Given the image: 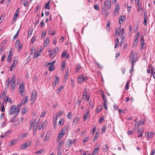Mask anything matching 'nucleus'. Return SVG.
Returning a JSON list of instances; mask_svg holds the SVG:
<instances>
[{
    "label": "nucleus",
    "instance_id": "nucleus-32",
    "mask_svg": "<svg viewBox=\"0 0 155 155\" xmlns=\"http://www.w3.org/2000/svg\"><path fill=\"white\" fill-rule=\"evenodd\" d=\"M99 148L98 147L95 148V149L93 150L92 153V155H94L98 151V150H99Z\"/></svg>",
    "mask_w": 155,
    "mask_h": 155
},
{
    "label": "nucleus",
    "instance_id": "nucleus-48",
    "mask_svg": "<svg viewBox=\"0 0 155 155\" xmlns=\"http://www.w3.org/2000/svg\"><path fill=\"white\" fill-rule=\"evenodd\" d=\"M137 61V60L136 59V58H134V59H133V60L132 61H131V65L134 66V64Z\"/></svg>",
    "mask_w": 155,
    "mask_h": 155
},
{
    "label": "nucleus",
    "instance_id": "nucleus-62",
    "mask_svg": "<svg viewBox=\"0 0 155 155\" xmlns=\"http://www.w3.org/2000/svg\"><path fill=\"white\" fill-rule=\"evenodd\" d=\"M88 137H85L84 139H83V142L84 143H85L86 142H87V141L88 140H89V138H88Z\"/></svg>",
    "mask_w": 155,
    "mask_h": 155
},
{
    "label": "nucleus",
    "instance_id": "nucleus-14",
    "mask_svg": "<svg viewBox=\"0 0 155 155\" xmlns=\"http://www.w3.org/2000/svg\"><path fill=\"white\" fill-rule=\"evenodd\" d=\"M29 99L28 97V96H25L24 97V98H23L21 103L23 104H25L27 102L28 100Z\"/></svg>",
    "mask_w": 155,
    "mask_h": 155
},
{
    "label": "nucleus",
    "instance_id": "nucleus-46",
    "mask_svg": "<svg viewBox=\"0 0 155 155\" xmlns=\"http://www.w3.org/2000/svg\"><path fill=\"white\" fill-rule=\"evenodd\" d=\"M71 112H69L67 115V117L69 119H70L71 118Z\"/></svg>",
    "mask_w": 155,
    "mask_h": 155
},
{
    "label": "nucleus",
    "instance_id": "nucleus-52",
    "mask_svg": "<svg viewBox=\"0 0 155 155\" xmlns=\"http://www.w3.org/2000/svg\"><path fill=\"white\" fill-rule=\"evenodd\" d=\"M63 137L62 135H61L59 134L57 138V141H58Z\"/></svg>",
    "mask_w": 155,
    "mask_h": 155
},
{
    "label": "nucleus",
    "instance_id": "nucleus-33",
    "mask_svg": "<svg viewBox=\"0 0 155 155\" xmlns=\"http://www.w3.org/2000/svg\"><path fill=\"white\" fill-rule=\"evenodd\" d=\"M79 117H77L76 118H75L73 121L72 124H74V125H75L78 122L79 120Z\"/></svg>",
    "mask_w": 155,
    "mask_h": 155
},
{
    "label": "nucleus",
    "instance_id": "nucleus-27",
    "mask_svg": "<svg viewBox=\"0 0 155 155\" xmlns=\"http://www.w3.org/2000/svg\"><path fill=\"white\" fill-rule=\"evenodd\" d=\"M50 2L49 1L45 5V8H47V9H49L50 8L49 5L50 4Z\"/></svg>",
    "mask_w": 155,
    "mask_h": 155
},
{
    "label": "nucleus",
    "instance_id": "nucleus-35",
    "mask_svg": "<svg viewBox=\"0 0 155 155\" xmlns=\"http://www.w3.org/2000/svg\"><path fill=\"white\" fill-rule=\"evenodd\" d=\"M110 21L107 22L106 27L107 30L108 31H109L110 30Z\"/></svg>",
    "mask_w": 155,
    "mask_h": 155
},
{
    "label": "nucleus",
    "instance_id": "nucleus-40",
    "mask_svg": "<svg viewBox=\"0 0 155 155\" xmlns=\"http://www.w3.org/2000/svg\"><path fill=\"white\" fill-rule=\"evenodd\" d=\"M36 36H35L33 35V36L32 37L31 39V41L32 44L35 41V40L36 39Z\"/></svg>",
    "mask_w": 155,
    "mask_h": 155
},
{
    "label": "nucleus",
    "instance_id": "nucleus-7",
    "mask_svg": "<svg viewBox=\"0 0 155 155\" xmlns=\"http://www.w3.org/2000/svg\"><path fill=\"white\" fill-rule=\"evenodd\" d=\"M147 12L146 10L144 12V20L143 24L144 26H146L147 25Z\"/></svg>",
    "mask_w": 155,
    "mask_h": 155
},
{
    "label": "nucleus",
    "instance_id": "nucleus-11",
    "mask_svg": "<svg viewBox=\"0 0 155 155\" xmlns=\"http://www.w3.org/2000/svg\"><path fill=\"white\" fill-rule=\"evenodd\" d=\"M90 112L88 110H86L84 115L83 119L84 121H86L88 117H89L88 114H89Z\"/></svg>",
    "mask_w": 155,
    "mask_h": 155
},
{
    "label": "nucleus",
    "instance_id": "nucleus-8",
    "mask_svg": "<svg viewBox=\"0 0 155 155\" xmlns=\"http://www.w3.org/2000/svg\"><path fill=\"white\" fill-rule=\"evenodd\" d=\"M24 84H21L20 85L19 87V93L21 94V96H23V94L24 92Z\"/></svg>",
    "mask_w": 155,
    "mask_h": 155
},
{
    "label": "nucleus",
    "instance_id": "nucleus-30",
    "mask_svg": "<svg viewBox=\"0 0 155 155\" xmlns=\"http://www.w3.org/2000/svg\"><path fill=\"white\" fill-rule=\"evenodd\" d=\"M58 51H59V48L58 47H56L54 50V56H53V57H54V56L57 54L58 53Z\"/></svg>",
    "mask_w": 155,
    "mask_h": 155
},
{
    "label": "nucleus",
    "instance_id": "nucleus-42",
    "mask_svg": "<svg viewBox=\"0 0 155 155\" xmlns=\"http://www.w3.org/2000/svg\"><path fill=\"white\" fill-rule=\"evenodd\" d=\"M57 120L55 119V117L54 118L53 120V124L54 126V128H55V127L56 126V125H57Z\"/></svg>",
    "mask_w": 155,
    "mask_h": 155
},
{
    "label": "nucleus",
    "instance_id": "nucleus-37",
    "mask_svg": "<svg viewBox=\"0 0 155 155\" xmlns=\"http://www.w3.org/2000/svg\"><path fill=\"white\" fill-rule=\"evenodd\" d=\"M10 83V80L9 79H8L6 81L5 85L6 87L8 88L9 87V85Z\"/></svg>",
    "mask_w": 155,
    "mask_h": 155
},
{
    "label": "nucleus",
    "instance_id": "nucleus-41",
    "mask_svg": "<svg viewBox=\"0 0 155 155\" xmlns=\"http://www.w3.org/2000/svg\"><path fill=\"white\" fill-rule=\"evenodd\" d=\"M102 97L104 101V103H107V99L104 94H102Z\"/></svg>",
    "mask_w": 155,
    "mask_h": 155
},
{
    "label": "nucleus",
    "instance_id": "nucleus-15",
    "mask_svg": "<svg viewBox=\"0 0 155 155\" xmlns=\"http://www.w3.org/2000/svg\"><path fill=\"white\" fill-rule=\"evenodd\" d=\"M104 12H105V17H106L108 15L109 12L108 11H107L106 10V7H105L104 6L102 8V10L101 12V14H103V13Z\"/></svg>",
    "mask_w": 155,
    "mask_h": 155
},
{
    "label": "nucleus",
    "instance_id": "nucleus-21",
    "mask_svg": "<svg viewBox=\"0 0 155 155\" xmlns=\"http://www.w3.org/2000/svg\"><path fill=\"white\" fill-rule=\"evenodd\" d=\"M133 59H134V51L132 50L130 53V60L132 61L133 60Z\"/></svg>",
    "mask_w": 155,
    "mask_h": 155
},
{
    "label": "nucleus",
    "instance_id": "nucleus-47",
    "mask_svg": "<svg viewBox=\"0 0 155 155\" xmlns=\"http://www.w3.org/2000/svg\"><path fill=\"white\" fill-rule=\"evenodd\" d=\"M106 129V126H103L102 128V133L104 134L105 133V130Z\"/></svg>",
    "mask_w": 155,
    "mask_h": 155
},
{
    "label": "nucleus",
    "instance_id": "nucleus-29",
    "mask_svg": "<svg viewBox=\"0 0 155 155\" xmlns=\"http://www.w3.org/2000/svg\"><path fill=\"white\" fill-rule=\"evenodd\" d=\"M12 131V130H8L6 132H5L4 134V135H5V137H7L8 135H10V134Z\"/></svg>",
    "mask_w": 155,
    "mask_h": 155
},
{
    "label": "nucleus",
    "instance_id": "nucleus-61",
    "mask_svg": "<svg viewBox=\"0 0 155 155\" xmlns=\"http://www.w3.org/2000/svg\"><path fill=\"white\" fill-rule=\"evenodd\" d=\"M4 102H2V109H1V111L2 112H4L5 110V108L4 107Z\"/></svg>",
    "mask_w": 155,
    "mask_h": 155
},
{
    "label": "nucleus",
    "instance_id": "nucleus-43",
    "mask_svg": "<svg viewBox=\"0 0 155 155\" xmlns=\"http://www.w3.org/2000/svg\"><path fill=\"white\" fill-rule=\"evenodd\" d=\"M124 28H123L120 31V32H119V35H121V37L122 38V36L123 35V31L124 30Z\"/></svg>",
    "mask_w": 155,
    "mask_h": 155
},
{
    "label": "nucleus",
    "instance_id": "nucleus-34",
    "mask_svg": "<svg viewBox=\"0 0 155 155\" xmlns=\"http://www.w3.org/2000/svg\"><path fill=\"white\" fill-rule=\"evenodd\" d=\"M64 87L63 85L61 86L57 90V92L58 94H59L60 92L64 88Z\"/></svg>",
    "mask_w": 155,
    "mask_h": 155
},
{
    "label": "nucleus",
    "instance_id": "nucleus-23",
    "mask_svg": "<svg viewBox=\"0 0 155 155\" xmlns=\"http://www.w3.org/2000/svg\"><path fill=\"white\" fill-rule=\"evenodd\" d=\"M63 113L64 112H63L61 111H60L59 112L58 114L57 115L56 117H55V119L57 120L58 117H61L63 114Z\"/></svg>",
    "mask_w": 155,
    "mask_h": 155
},
{
    "label": "nucleus",
    "instance_id": "nucleus-2",
    "mask_svg": "<svg viewBox=\"0 0 155 155\" xmlns=\"http://www.w3.org/2000/svg\"><path fill=\"white\" fill-rule=\"evenodd\" d=\"M88 77L85 76L84 77L82 75H80L77 78V81L78 84H81L82 82L88 79Z\"/></svg>",
    "mask_w": 155,
    "mask_h": 155
},
{
    "label": "nucleus",
    "instance_id": "nucleus-5",
    "mask_svg": "<svg viewBox=\"0 0 155 155\" xmlns=\"http://www.w3.org/2000/svg\"><path fill=\"white\" fill-rule=\"evenodd\" d=\"M145 136L148 139L152 138L154 135H155V133L152 132H147L145 134Z\"/></svg>",
    "mask_w": 155,
    "mask_h": 155
},
{
    "label": "nucleus",
    "instance_id": "nucleus-1",
    "mask_svg": "<svg viewBox=\"0 0 155 155\" xmlns=\"http://www.w3.org/2000/svg\"><path fill=\"white\" fill-rule=\"evenodd\" d=\"M16 110L17 109L15 105H13L11 106L9 110L8 114L9 115H11L14 113L15 115H17L18 112H16Z\"/></svg>",
    "mask_w": 155,
    "mask_h": 155
},
{
    "label": "nucleus",
    "instance_id": "nucleus-24",
    "mask_svg": "<svg viewBox=\"0 0 155 155\" xmlns=\"http://www.w3.org/2000/svg\"><path fill=\"white\" fill-rule=\"evenodd\" d=\"M33 31V29L32 28H30L28 31V35L27 38H30L32 34V32Z\"/></svg>",
    "mask_w": 155,
    "mask_h": 155
},
{
    "label": "nucleus",
    "instance_id": "nucleus-16",
    "mask_svg": "<svg viewBox=\"0 0 155 155\" xmlns=\"http://www.w3.org/2000/svg\"><path fill=\"white\" fill-rule=\"evenodd\" d=\"M65 57L67 59H69V56L68 54L66 53L65 51H64L62 54L61 57L63 58Z\"/></svg>",
    "mask_w": 155,
    "mask_h": 155
},
{
    "label": "nucleus",
    "instance_id": "nucleus-53",
    "mask_svg": "<svg viewBox=\"0 0 155 155\" xmlns=\"http://www.w3.org/2000/svg\"><path fill=\"white\" fill-rule=\"evenodd\" d=\"M26 145L24 144H22L21 145L20 148L21 150H24L27 148L25 146Z\"/></svg>",
    "mask_w": 155,
    "mask_h": 155
},
{
    "label": "nucleus",
    "instance_id": "nucleus-28",
    "mask_svg": "<svg viewBox=\"0 0 155 155\" xmlns=\"http://www.w3.org/2000/svg\"><path fill=\"white\" fill-rule=\"evenodd\" d=\"M64 119L62 118H61L59 120L58 122V125L59 126H61L63 125L64 123Z\"/></svg>",
    "mask_w": 155,
    "mask_h": 155
},
{
    "label": "nucleus",
    "instance_id": "nucleus-9",
    "mask_svg": "<svg viewBox=\"0 0 155 155\" xmlns=\"http://www.w3.org/2000/svg\"><path fill=\"white\" fill-rule=\"evenodd\" d=\"M145 120L142 119L141 121H138L136 122V124H135V126L136 127H138L141 124H143L145 123Z\"/></svg>",
    "mask_w": 155,
    "mask_h": 155
},
{
    "label": "nucleus",
    "instance_id": "nucleus-36",
    "mask_svg": "<svg viewBox=\"0 0 155 155\" xmlns=\"http://www.w3.org/2000/svg\"><path fill=\"white\" fill-rule=\"evenodd\" d=\"M65 62L63 61L61 65V68H62V70H63L64 69L65 67Z\"/></svg>",
    "mask_w": 155,
    "mask_h": 155
},
{
    "label": "nucleus",
    "instance_id": "nucleus-57",
    "mask_svg": "<svg viewBox=\"0 0 155 155\" xmlns=\"http://www.w3.org/2000/svg\"><path fill=\"white\" fill-rule=\"evenodd\" d=\"M19 43H20L19 40H17L16 41V42L15 43V47H16L17 48V47H18V45H19Z\"/></svg>",
    "mask_w": 155,
    "mask_h": 155
},
{
    "label": "nucleus",
    "instance_id": "nucleus-56",
    "mask_svg": "<svg viewBox=\"0 0 155 155\" xmlns=\"http://www.w3.org/2000/svg\"><path fill=\"white\" fill-rule=\"evenodd\" d=\"M23 4L24 5L25 7H27L28 6V1H24Z\"/></svg>",
    "mask_w": 155,
    "mask_h": 155
},
{
    "label": "nucleus",
    "instance_id": "nucleus-54",
    "mask_svg": "<svg viewBox=\"0 0 155 155\" xmlns=\"http://www.w3.org/2000/svg\"><path fill=\"white\" fill-rule=\"evenodd\" d=\"M17 116V115H15L13 117H12L11 119L10 122L12 123L14 121L15 119V118Z\"/></svg>",
    "mask_w": 155,
    "mask_h": 155
},
{
    "label": "nucleus",
    "instance_id": "nucleus-49",
    "mask_svg": "<svg viewBox=\"0 0 155 155\" xmlns=\"http://www.w3.org/2000/svg\"><path fill=\"white\" fill-rule=\"evenodd\" d=\"M107 3H108V4H110V3H111V0H107V1L106 2H104V4L105 6H107Z\"/></svg>",
    "mask_w": 155,
    "mask_h": 155
},
{
    "label": "nucleus",
    "instance_id": "nucleus-22",
    "mask_svg": "<svg viewBox=\"0 0 155 155\" xmlns=\"http://www.w3.org/2000/svg\"><path fill=\"white\" fill-rule=\"evenodd\" d=\"M22 105L23 104L21 103L17 105V106H16V108L17 109L16 112H19L20 111V108Z\"/></svg>",
    "mask_w": 155,
    "mask_h": 155
},
{
    "label": "nucleus",
    "instance_id": "nucleus-55",
    "mask_svg": "<svg viewBox=\"0 0 155 155\" xmlns=\"http://www.w3.org/2000/svg\"><path fill=\"white\" fill-rule=\"evenodd\" d=\"M129 81H128L126 84V85L125 86V89L128 90L129 89Z\"/></svg>",
    "mask_w": 155,
    "mask_h": 155
},
{
    "label": "nucleus",
    "instance_id": "nucleus-18",
    "mask_svg": "<svg viewBox=\"0 0 155 155\" xmlns=\"http://www.w3.org/2000/svg\"><path fill=\"white\" fill-rule=\"evenodd\" d=\"M50 41L49 38H47L44 41V45L45 47H46Z\"/></svg>",
    "mask_w": 155,
    "mask_h": 155
},
{
    "label": "nucleus",
    "instance_id": "nucleus-6",
    "mask_svg": "<svg viewBox=\"0 0 155 155\" xmlns=\"http://www.w3.org/2000/svg\"><path fill=\"white\" fill-rule=\"evenodd\" d=\"M18 62V60L17 58L15 57L13 60V64L10 67V71H12L13 68L16 66Z\"/></svg>",
    "mask_w": 155,
    "mask_h": 155
},
{
    "label": "nucleus",
    "instance_id": "nucleus-58",
    "mask_svg": "<svg viewBox=\"0 0 155 155\" xmlns=\"http://www.w3.org/2000/svg\"><path fill=\"white\" fill-rule=\"evenodd\" d=\"M94 8L95 9L97 10H99V7L98 4H95L94 6Z\"/></svg>",
    "mask_w": 155,
    "mask_h": 155
},
{
    "label": "nucleus",
    "instance_id": "nucleus-3",
    "mask_svg": "<svg viewBox=\"0 0 155 155\" xmlns=\"http://www.w3.org/2000/svg\"><path fill=\"white\" fill-rule=\"evenodd\" d=\"M37 91L35 90H33L32 92V94L31 98V101L33 103L36 98L37 97Z\"/></svg>",
    "mask_w": 155,
    "mask_h": 155
},
{
    "label": "nucleus",
    "instance_id": "nucleus-25",
    "mask_svg": "<svg viewBox=\"0 0 155 155\" xmlns=\"http://www.w3.org/2000/svg\"><path fill=\"white\" fill-rule=\"evenodd\" d=\"M99 136V133L96 132L93 140V142H94L98 138Z\"/></svg>",
    "mask_w": 155,
    "mask_h": 155
},
{
    "label": "nucleus",
    "instance_id": "nucleus-38",
    "mask_svg": "<svg viewBox=\"0 0 155 155\" xmlns=\"http://www.w3.org/2000/svg\"><path fill=\"white\" fill-rule=\"evenodd\" d=\"M119 6L118 4L117 3L115 7V10L117 11V13H118V11L120 10Z\"/></svg>",
    "mask_w": 155,
    "mask_h": 155
},
{
    "label": "nucleus",
    "instance_id": "nucleus-59",
    "mask_svg": "<svg viewBox=\"0 0 155 155\" xmlns=\"http://www.w3.org/2000/svg\"><path fill=\"white\" fill-rule=\"evenodd\" d=\"M8 96H6L5 97V98L4 99V101L3 102H5V103H7V102L8 101Z\"/></svg>",
    "mask_w": 155,
    "mask_h": 155
},
{
    "label": "nucleus",
    "instance_id": "nucleus-44",
    "mask_svg": "<svg viewBox=\"0 0 155 155\" xmlns=\"http://www.w3.org/2000/svg\"><path fill=\"white\" fill-rule=\"evenodd\" d=\"M145 45L144 43L142 42L141 43V47H140V50H143L144 48L145 47Z\"/></svg>",
    "mask_w": 155,
    "mask_h": 155
},
{
    "label": "nucleus",
    "instance_id": "nucleus-4",
    "mask_svg": "<svg viewBox=\"0 0 155 155\" xmlns=\"http://www.w3.org/2000/svg\"><path fill=\"white\" fill-rule=\"evenodd\" d=\"M15 74H13L12 75V81H11V87L12 90L14 91L15 89Z\"/></svg>",
    "mask_w": 155,
    "mask_h": 155
},
{
    "label": "nucleus",
    "instance_id": "nucleus-50",
    "mask_svg": "<svg viewBox=\"0 0 155 155\" xmlns=\"http://www.w3.org/2000/svg\"><path fill=\"white\" fill-rule=\"evenodd\" d=\"M31 142L30 141H28L27 143H25V144L26 145V147L27 148L31 145Z\"/></svg>",
    "mask_w": 155,
    "mask_h": 155
},
{
    "label": "nucleus",
    "instance_id": "nucleus-31",
    "mask_svg": "<svg viewBox=\"0 0 155 155\" xmlns=\"http://www.w3.org/2000/svg\"><path fill=\"white\" fill-rule=\"evenodd\" d=\"M63 143H64V142L62 140H61L60 142L58 144V150H59L61 148V146L62 145Z\"/></svg>",
    "mask_w": 155,
    "mask_h": 155
},
{
    "label": "nucleus",
    "instance_id": "nucleus-20",
    "mask_svg": "<svg viewBox=\"0 0 155 155\" xmlns=\"http://www.w3.org/2000/svg\"><path fill=\"white\" fill-rule=\"evenodd\" d=\"M28 134V133H23L19 135V138L21 139H22L26 137Z\"/></svg>",
    "mask_w": 155,
    "mask_h": 155
},
{
    "label": "nucleus",
    "instance_id": "nucleus-10",
    "mask_svg": "<svg viewBox=\"0 0 155 155\" xmlns=\"http://www.w3.org/2000/svg\"><path fill=\"white\" fill-rule=\"evenodd\" d=\"M126 19V17L125 16L120 15L119 18V23L120 25L123 23L124 21Z\"/></svg>",
    "mask_w": 155,
    "mask_h": 155
},
{
    "label": "nucleus",
    "instance_id": "nucleus-60",
    "mask_svg": "<svg viewBox=\"0 0 155 155\" xmlns=\"http://www.w3.org/2000/svg\"><path fill=\"white\" fill-rule=\"evenodd\" d=\"M20 9L19 8H18L16 10V12H15V14H16L18 15L19 13Z\"/></svg>",
    "mask_w": 155,
    "mask_h": 155
},
{
    "label": "nucleus",
    "instance_id": "nucleus-63",
    "mask_svg": "<svg viewBox=\"0 0 155 155\" xmlns=\"http://www.w3.org/2000/svg\"><path fill=\"white\" fill-rule=\"evenodd\" d=\"M155 153V149H152L150 155H154Z\"/></svg>",
    "mask_w": 155,
    "mask_h": 155
},
{
    "label": "nucleus",
    "instance_id": "nucleus-64",
    "mask_svg": "<svg viewBox=\"0 0 155 155\" xmlns=\"http://www.w3.org/2000/svg\"><path fill=\"white\" fill-rule=\"evenodd\" d=\"M54 66H51L49 68V70L50 71H52L54 69Z\"/></svg>",
    "mask_w": 155,
    "mask_h": 155
},
{
    "label": "nucleus",
    "instance_id": "nucleus-26",
    "mask_svg": "<svg viewBox=\"0 0 155 155\" xmlns=\"http://www.w3.org/2000/svg\"><path fill=\"white\" fill-rule=\"evenodd\" d=\"M50 137V134L47 133H46L45 138L44 140V142L47 141L49 138Z\"/></svg>",
    "mask_w": 155,
    "mask_h": 155
},
{
    "label": "nucleus",
    "instance_id": "nucleus-39",
    "mask_svg": "<svg viewBox=\"0 0 155 155\" xmlns=\"http://www.w3.org/2000/svg\"><path fill=\"white\" fill-rule=\"evenodd\" d=\"M16 143V141L15 140H13L10 142V146H12Z\"/></svg>",
    "mask_w": 155,
    "mask_h": 155
},
{
    "label": "nucleus",
    "instance_id": "nucleus-51",
    "mask_svg": "<svg viewBox=\"0 0 155 155\" xmlns=\"http://www.w3.org/2000/svg\"><path fill=\"white\" fill-rule=\"evenodd\" d=\"M31 142L30 141H28L27 143H25V144L26 145V147L27 148L31 145Z\"/></svg>",
    "mask_w": 155,
    "mask_h": 155
},
{
    "label": "nucleus",
    "instance_id": "nucleus-12",
    "mask_svg": "<svg viewBox=\"0 0 155 155\" xmlns=\"http://www.w3.org/2000/svg\"><path fill=\"white\" fill-rule=\"evenodd\" d=\"M42 49H41L39 51H37L35 54L33 56L34 58H35L40 56L41 54Z\"/></svg>",
    "mask_w": 155,
    "mask_h": 155
},
{
    "label": "nucleus",
    "instance_id": "nucleus-13",
    "mask_svg": "<svg viewBox=\"0 0 155 155\" xmlns=\"http://www.w3.org/2000/svg\"><path fill=\"white\" fill-rule=\"evenodd\" d=\"M72 140L70 139H68L66 142L65 143V146L67 147H69L72 144Z\"/></svg>",
    "mask_w": 155,
    "mask_h": 155
},
{
    "label": "nucleus",
    "instance_id": "nucleus-19",
    "mask_svg": "<svg viewBox=\"0 0 155 155\" xmlns=\"http://www.w3.org/2000/svg\"><path fill=\"white\" fill-rule=\"evenodd\" d=\"M82 68L81 65L80 64H78L76 65L75 68V72L77 73L78 71Z\"/></svg>",
    "mask_w": 155,
    "mask_h": 155
},
{
    "label": "nucleus",
    "instance_id": "nucleus-17",
    "mask_svg": "<svg viewBox=\"0 0 155 155\" xmlns=\"http://www.w3.org/2000/svg\"><path fill=\"white\" fill-rule=\"evenodd\" d=\"M55 80L54 82H53L52 85L54 86H55L57 83H58L59 82V78L56 75H55Z\"/></svg>",
    "mask_w": 155,
    "mask_h": 155
},
{
    "label": "nucleus",
    "instance_id": "nucleus-45",
    "mask_svg": "<svg viewBox=\"0 0 155 155\" xmlns=\"http://www.w3.org/2000/svg\"><path fill=\"white\" fill-rule=\"evenodd\" d=\"M64 128H63V129H62V130H61V131L60 132L59 134H60L61 135H62V136H63L65 134V132H63V131H64ZM64 129H65V128H64Z\"/></svg>",
    "mask_w": 155,
    "mask_h": 155
}]
</instances>
